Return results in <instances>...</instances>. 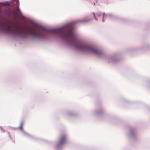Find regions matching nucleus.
<instances>
[{
    "instance_id": "1",
    "label": "nucleus",
    "mask_w": 150,
    "mask_h": 150,
    "mask_svg": "<svg viewBox=\"0 0 150 150\" xmlns=\"http://www.w3.org/2000/svg\"><path fill=\"white\" fill-rule=\"evenodd\" d=\"M23 123L22 122L21 123V125L20 126V128L21 129H22V127H23Z\"/></svg>"
},
{
    "instance_id": "2",
    "label": "nucleus",
    "mask_w": 150,
    "mask_h": 150,
    "mask_svg": "<svg viewBox=\"0 0 150 150\" xmlns=\"http://www.w3.org/2000/svg\"><path fill=\"white\" fill-rule=\"evenodd\" d=\"M63 140H64V139L63 138L62 139V140L60 142L61 143H62L63 142Z\"/></svg>"
},
{
    "instance_id": "3",
    "label": "nucleus",
    "mask_w": 150,
    "mask_h": 150,
    "mask_svg": "<svg viewBox=\"0 0 150 150\" xmlns=\"http://www.w3.org/2000/svg\"><path fill=\"white\" fill-rule=\"evenodd\" d=\"M8 4V2H6L4 4Z\"/></svg>"
}]
</instances>
